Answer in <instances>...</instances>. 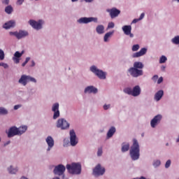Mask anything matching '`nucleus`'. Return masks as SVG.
<instances>
[{
	"label": "nucleus",
	"mask_w": 179,
	"mask_h": 179,
	"mask_svg": "<svg viewBox=\"0 0 179 179\" xmlns=\"http://www.w3.org/2000/svg\"><path fill=\"white\" fill-rule=\"evenodd\" d=\"M121 152L122 153H126L129 150V156L133 160V162H136V160H139V157H141V146L139 145V142L136 138L133 139V144L131 145L128 142H123L121 144ZM130 148V149H129Z\"/></svg>",
	"instance_id": "f257e3e1"
},
{
	"label": "nucleus",
	"mask_w": 179,
	"mask_h": 179,
	"mask_svg": "<svg viewBox=\"0 0 179 179\" xmlns=\"http://www.w3.org/2000/svg\"><path fill=\"white\" fill-rule=\"evenodd\" d=\"M143 63L141 62H136L133 64V67H130L127 69V73L132 78H139L141 76H143Z\"/></svg>",
	"instance_id": "f03ea898"
},
{
	"label": "nucleus",
	"mask_w": 179,
	"mask_h": 179,
	"mask_svg": "<svg viewBox=\"0 0 179 179\" xmlns=\"http://www.w3.org/2000/svg\"><path fill=\"white\" fill-rule=\"evenodd\" d=\"M66 169L71 176H80L82 174V164L80 162H73L67 164Z\"/></svg>",
	"instance_id": "7ed1b4c3"
},
{
	"label": "nucleus",
	"mask_w": 179,
	"mask_h": 179,
	"mask_svg": "<svg viewBox=\"0 0 179 179\" xmlns=\"http://www.w3.org/2000/svg\"><path fill=\"white\" fill-rule=\"evenodd\" d=\"M90 71L100 80H106L107 79V72L99 69L96 65H92Z\"/></svg>",
	"instance_id": "20e7f679"
},
{
	"label": "nucleus",
	"mask_w": 179,
	"mask_h": 179,
	"mask_svg": "<svg viewBox=\"0 0 179 179\" xmlns=\"http://www.w3.org/2000/svg\"><path fill=\"white\" fill-rule=\"evenodd\" d=\"M65 171H66V166L62 164L53 166L52 173L55 176L65 177Z\"/></svg>",
	"instance_id": "39448f33"
},
{
	"label": "nucleus",
	"mask_w": 179,
	"mask_h": 179,
	"mask_svg": "<svg viewBox=\"0 0 179 179\" xmlns=\"http://www.w3.org/2000/svg\"><path fill=\"white\" fill-rule=\"evenodd\" d=\"M28 23L34 30L38 31L42 30L43 27H44L45 21L43 19L38 20L37 21L35 20H29Z\"/></svg>",
	"instance_id": "423d86ee"
},
{
	"label": "nucleus",
	"mask_w": 179,
	"mask_h": 179,
	"mask_svg": "<svg viewBox=\"0 0 179 179\" xmlns=\"http://www.w3.org/2000/svg\"><path fill=\"white\" fill-rule=\"evenodd\" d=\"M29 82L37 83V80L35 78L26 74L22 75L20 78L18 80V83L22 86H27V83H29Z\"/></svg>",
	"instance_id": "0eeeda50"
},
{
	"label": "nucleus",
	"mask_w": 179,
	"mask_h": 179,
	"mask_svg": "<svg viewBox=\"0 0 179 179\" xmlns=\"http://www.w3.org/2000/svg\"><path fill=\"white\" fill-rule=\"evenodd\" d=\"M106 173V168L101 166V164H98L92 170V176L95 178H99V177H102Z\"/></svg>",
	"instance_id": "6e6552de"
},
{
	"label": "nucleus",
	"mask_w": 179,
	"mask_h": 179,
	"mask_svg": "<svg viewBox=\"0 0 179 179\" xmlns=\"http://www.w3.org/2000/svg\"><path fill=\"white\" fill-rule=\"evenodd\" d=\"M99 23V18L96 17H82L77 20L78 24H89V23Z\"/></svg>",
	"instance_id": "1a4fd4ad"
},
{
	"label": "nucleus",
	"mask_w": 179,
	"mask_h": 179,
	"mask_svg": "<svg viewBox=\"0 0 179 179\" xmlns=\"http://www.w3.org/2000/svg\"><path fill=\"white\" fill-rule=\"evenodd\" d=\"M56 127L57 128H59L62 131H65L66 129H69V127L71 124L65 118H59L56 122Z\"/></svg>",
	"instance_id": "9d476101"
},
{
	"label": "nucleus",
	"mask_w": 179,
	"mask_h": 179,
	"mask_svg": "<svg viewBox=\"0 0 179 179\" xmlns=\"http://www.w3.org/2000/svg\"><path fill=\"white\" fill-rule=\"evenodd\" d=\"M52 111L53 113L52 118L53 120H57L59 118L61 115V113L59 112V103L56 102L52 105Z\"/></svg>",
	"instance_id": "9b49d317"
},
{
	"label": "nucleus",
	"mask_w": 179,
	"mask_h": 179,
	"mask_svg": "<svg viewBox=\"0 0 179 179\" xmlns=\"http://www.w3.org/2000/svg\"><path fill=\"white\" fill-rule=\"evenodd\" d=\"M162 120H163V115L158 114L156 115L151 120H150V127L151 128H156V127L162 122Z\"/></svg>",
	"instance_id": "f8f14e48"
},
{
	"label": "nucleus",
	"mask_w": 179,
	"mask_h": 179,
	"mask_svg": "<svg viewBox=\"0 0 179 179\" xmlns=\"http://www.w3.org/2000/svg\"><path fill=\"white\" fill-rule=\"evenodd\" d=\"M99 93V89L94 85H88L84 89L85 94H97Z\"/></svg>",
	"instance_id": "ddd939ff"
},
{
	"label": "nucleus",
	"mask_w": 179,
	"mask_h": 179,
	"mask_svg": "<svg viewBox=\"0 0 179 179\" xmlns=\"http://www.w3.org/2000/svg\"><path fill=\"white\" fill-rule=\"evenodd\" d=\"M70 135V144L71 146H76L78 143V137L76 136V133L75 132V130L71 129L69 131Z\"/></svg>",
	"instance_id": "4468645a"
},
{
	"label": "nucleus",
	"mask_w": 179,
	"mask_h": 179,
	"mask_svg": "<svg viewBox=\"0 0 179 179\" xmlns=\"http://www.w3.org/2000/svg\"><path fill=\"white\" fill-rule=\"evenodd\" d=\"M6 134L8 138H13V136H18L17 134V127L15 126H13L8 129V130H6Z\"/></svg>",
	"instance_id": "2eb2a0df"
},
{
	"label": "nucleus",
	"mask_w": 179,
	"mask_h": 179,
	"mask_svg": "<svg viewBox=\"0 0 179 179\" xmlns=\"http://www.w3.org/2000/svg\"><path fill=\"white\" fill-rule=\"evenodd\" d=\"M122 30L125 34V36H129L130 38H134V35L131 33L132 31V26L131 25H124L122 27Z\"/></svg>",
	"instance_id": "dca6fc26"
},
{
	"label": "nucleus",
	"mask_w": 179,
	"mask_h": 179,
	"mask_svg": "<svg viewBox=\"0 0 179 179\" xmlns=\"http://www.w3.org/2000/svg\"><path fill=\"white\" fill-rule=\"evenodd\" d=\"M107 12L109 13L111 19H114L115 17H118L120 13H121V10L117 9L116 8H113L111 9L107 10Z\"/></svg>",
	"instance_id": "f3484780"
},
{
	"label": "nucleus",
	"mask_w": 179,
	"mask_h": 179,
	"mask_svg": "<svg viewBox=\"0 0 179 179\" xmlns=\"http://www.w3.org/2000/svg\"><path fill=\"white\" fill-rule=\"evenodd\" d=\"M24 54V50H22V52L16 51L14 53V55L13 57V61H14L15 64H19L20 62V58H22V56Z\"/></svg>",
	"instance_id": "a211bd4d"
},
{
	"label": "nucleus",
	"mask_w": 179,
	"mask_h": 179,
	"mask_svg": "<svg viewBox=\"0 0 179 179\" xmlns=\"http://www.w3.org/2000/svg\"><path fill=\"white\" fill-rule=\"evenodd\" d=\"M148 52V48H143L139 52H135L132 55V58H139V57H143Z\"/></svg>",
	"instance_id": "6ab92c4d"
},
{
	"label": "nucleus",
	"mask_w": 179,
	"mask_h": 179,
	"mask_svg": "<svg viewBox=\"0 0 179 179\" xmlns=\"http://www.w3.org/2000/svg\"><path fill=\"white\" fill-rule=\"evenodd\" d=\"M7 171L8 174L16 176V174H17V172L19 171V167H15L13 165H10L9 166L7 167Z\"/></svg>",
	"instance_id": "aec40b11"
},
{
	"label": "nucleus",
	"mask_w": 179,
	"mask_h": 179,
	"mask_svg": "<svg viewBox=\"0 0 179 179\" xmlns=\"http://www.w3.org/2000/svg\"><path fill=\"white\" fill-rule=\"evenodd\" d=\"M141 93H142V90L141 89V86L136 85L132 89V96L133 97H138L141 96Z\"/></svg>",
	"instance_id": "412c9836"
},
{
	"label": "nucleus",
	"mask_w": 179,
	"mask_h": 179,
	"mask_svg": "<svg viewBox=\"0 0 179 179\" xmlns=\"http://www.w3.org/2000/svg\"><path fill=\"white\" fill-rule=\"evenodd\" d=\"M29 36V31L26 30H20L17 34V40H22V38H26V37Z\"/></svg>",
	"instance_id": "4be33fe9"
},
{
	"label": "nucleus",
	"mask_w": 179,
	"mask_h": 179,
	"mask_svg": "<svg viewBox=\"0 0 179 179\" xmlns=\"http://www.w3.org/2000/svg\"><path fill=\"white\" fill-rule=\"evenodd\" d=\"M163 96H164V91H163V90L157 91L154 95L155 101H160Z\"/></svg>",
	"instance_id": "5701e85b"
},
{
	"label": "nucleus",
	"mask_w": 179,
	"mask_h": 179,
	"mask_svg": "<svg viewBox=\"0 0 179 179\" xmlns=\"http://www.w3.org/2000/svg\"><path fill=\"white\" fill-rule=\"evenodd\" d=\"M115 132H117V129L115 128V127H110L106 134V139H111V137L114 136V134H115Z\"/></svg>",
	"instance_id": "b1692460"
},
{
	"label": "nucleus",
	"mask_w": 179,
	"mask_h": 179,
	"mask_svg": "<svg viewBox=\"0 0 179 179\" xmlns=\"http://www.w3.org/2000/svg\"><path fill=\"white\" fill-rule=\"evenodd\" d=\"M15 26H16V22L15 20H10L3 25V28L6 29V30H9V29H12Z\"/></svg>",
	"instance_id": "393cba45"
},
{
	"label": "nucleus",
	"mask_w": 179,
	"mask_h": 179,
	"mask_svg": "<svg viewBox=\"0 0 179 179\" xmlns=\"http://www.w3.org/2000/svg\"><path fill=\"white\" fill-rule=\"evenodd\" d=\"M27 131V125H22L20 127H17V132L18 134V136H20L23 135Z\"/></svg>",
	"instance_id": "a878e982"
},
{
	"label": "nucleus",
	"mask_w": 179,
	"mask_h": 179,
	"mask_svg": "<svg viewBox=\"0 0 179 179\" xmlns=\"http://www.w3.org/2000/svg\"><path fill=\"white\" fill-rule=\"evenodd\" d=\"M45 141L47 145L49 146H55V141H54V138H52V136H48Z\"/></svg>",
	"instance_id": "bb28decb"
},
{
	"label": "nucleus",
	"mask_w": 179,
	"mask_h": 179,
	"mask_svg": "<svg viewBox=\"0 0 179 179\" xmlns=\"http://www.w3.org/2000/svg\"><path fill=\"white\" fill-rule=\"evenodd\" d=\"M96 32L97 34H104V25L99 24L96 27Z\"/></svg>",
	"instance_id": "cd10ccee"
},
{
	"label": "nucleus",
	"mask_w": 179,
	"mask_h": 179,
	"mask_svg": "<svg viewBox=\"0 0 179 179\" xmlns=\"http://www.w3.org/2000/svg\"><path fill=\"white\" fill-rule=\"evenodd\" d=\"M113 34H114V31L107 32L103 36L104 43H108V38H111V37H113Z\"/></svg>",
	"instance_id": "c85d7f7f"
},
{
	"label": "nucleus",
	"mask_w": 179,
	"mask_h": 179,
	"mask_svg": "<svg viewBox=\"0 0 179 179\" xmlns=\"http://www.w3.org/2000/svg\"><path fill=\"white\" fill-rule=\"evenodd\" d=\"M8 114H9L8 108L3 106H0V115H8Z\"/></svg>",
	"instance_id": "c756f323"
},
{
	"label": "nucleus",
	"mask_w": 179,
	"mask_h": 179,
	"mask_svg": "<svg viewBox=\"0 0 179 179\" xmlns=\"http://www.w3.org/2000/svg\"><path fill=\"white\" fill-rule=\"evenodd\" d=\"M162 165V161L160 159H154L152 162V166L154 169H157V167H160Z\"/></svg>",
	"instance_id": "7c9ffc66"
},
{
	"label": "nucleus",
	"mask_w": 179,
	"mask_h": 179,
	"mask_svg": "<svg viewBox=\"0 0 179 179\" xmlns=\"http://www.w3.org/2000/svg\"><path fill=\"white\" fill-rule=\"evenodd\" d=\"M4 12H6L7 15H10L13 12V7H12L10 5L6 6Z\"/></svg>",
	"instance_id": "2f4dec72"
},
{
	"label": "nucleus",
	"mask_w": 179,
	"mask_h": 179,
	"mask_svg": "<svg viewBox=\"0 0 179 179\" xmlns=\"http://www.w3.org/2000/svg\"><path fill=\"white\" fill-rule=\"evenodd\" d=\"M171 43L175 45H179V35L174 36L171 40Z\"/></svg>",
	"instance_id": "473e14b6"
},
{
	"label": "nucleus",
	"mask_w": 179,
	"mask_h": 179,
	"mask_svg": "<svg viewBox=\"0 0 179 179\" xmlns=\"http://www.w3.org/2000/svg\"><path fill=\"white\" fill-rule=\"evenodd\" d=\"M124 93L126 94H129V96H132V88L126 87L123 90Z\"/></svg>",
	"instance_id": "72a5a7b5"
},
{
	"label": "nucleus",
	"mask_w": 179,
	"mask_h": 179,
	"mask_svg": "<svg viewBox=\"0 0 179 179\" xmlns=\"http://www.w3.org/2000/svg\"><path fill=\"white\" fill-rule=\"evenodd\" d=\"M140 48H141V46L139 45V44H136L132 46L131 51H133V52H135L138 51Z\"/></svg>",
	"instance_id": "f704fd0d"
},
{
	"label": "nucleus",
	"mask_w": 179,
	"mask_h": 179,
	"mask_svg": "<svg viewBox=\"0 0 179 179\" xmlns=\"http://www.w3.org/2000/svg\"><path fill=\"white\" fill-rule=\"evenodd\" d=\"M167 62V57L164 55H162L159 58V64H165Z\"/></svg>",
	"instance_id": "c9c22d12"
},
{
	"label": "nucleus",
	"mask_w": 179,
	"mask_h": 179,
	"mask_svg": "<svg viewBox=\"0 0 179 179\" xmlns=\"http://www.w3.org/2000/svg\"><path fill=\"white\" fill-rule=\"evenodd\" d=\"M5 59V52L2 49H0V61Z\"/></svg>",
	"instance_id": "e433bc0d"
},
{
	"label": "nucleus",
	"mask_w": 179,
	"mask_h": 179,
	"mask_svg": "<svg viewBox=\"0 0 179 179\" xmlns=\"http://www.w3.org/2000/svg\"><path fill=\"white\" fill-rule=\"evenodd\" d=\"M110 108H111V104L110 103H105L103 104V109L105 110V111H107V110H110Z\"/></svg>",
	"instance_id": "4c0bfd02"
},
{
	"label": "nucleus",
	"mask_w": 179,
	"mask_h": 179,
	"mask_svg": "<svg viewBox=\"0 0 179 179\" xmlns=\"http://www.w3.org/2000/svg\"><path fill=\"white\" fill-rule=\"evenodd\" d=\"M115 27V24L114 22H111L108 24L107 30H109V29H114Z\"/></svg>",
	"instance_id": "58836bf2"
},
{
	"label": "nucleus",
	"mask_w": 179,
	"mask_h": 179,
	"mask_svg": "<svg viewBox=\"0 0 179 179\" xmlns=\"http://www.w3.org/2000/svg\"><path fill=\"white\" fill-rule=\"evenodd\" d=\"M170 166H171V160L168 159L166 163H165V169H169L170 168Z\"/></svg>",
	"instance_id": "ea45409f"
},
{
	"label": "nucleus",
	"mask_w": 179,
	"mask_h": 179,
	"mask_svg": "<svg viewBox=\"0 0 179 179\" xmlns=\"http://www.w3.org/2000/svg\"><path fill=\"white\" fill-rule=\"evenodd\" d=\"M0 66H3V68H4V69H8L9 68V65H8V64L3 63V62L0 63Z\"/></svg>",
	"instance_id": "a19ab883"
},
{
	"label": "nucleus",
	"mask_w": 179,
	"mask_h": 179,
	"mask_svg": "<svg viewBox=\"0 0 179 179\" xmlns=\"http://www.w3.org/2000/svg\"><path fill=\"white\" fill-rule=\"evenodd\" d=\"M103 155V148H99L97 150V156L98 157H101Z\"/></svg>",
	"instance_id": "79ce46f5"
},
{
	"label": "nucleus",
	"mask_w": 179,
	"mask_h": 179,
	"mask_svg": "<svg viewBox=\"0 0 179 179\" xmlns=\"http://www.w3.org/2000/svg\"><path fill=\"white\" fill-rule=\"evenodd\" d=\"M24 2V0H17L16 5L18 6H20L23 5V3Z\"/></svg>",
	"instance_id": "37998d69"
},
{
	"label": "nucleus",
	"mask_w": 179,
	"mask_h": 179,
	"mask_svg": "<svg viewBox=\"0 0 179 179\" xmlns=\"http://www.w3.org/2000/svg\"><path fill=\"white\" fill-rule=\"evenodd\" d=\"M10 36H15V37H16V38H17V31H10L9 32Z\"/></svg>",
	"instance_id": "c03bdc74"
},
{
	"label": "nucleus",
	"mask_w": 179,
	"mask_h": 179,
	"mask_svg": "<svg viewBox=\"0 0 179 179\" xmlns=\"http://www.w3.org/2000/svg\"><path fill=\"white\" fill-rule=\"evenodd\" d=\"M30 61V57H26L24 62L22 63V66H26L27 62Z\"/></svg>",
	"instance_id": "a18cd8bd"
},
{
	"label": "nucleus",
	"mask_w": 179,
	"mask_h": 179,
	"mask_svg": "<svg viewBox=\"0 0 179 179\" xmlns=\"http://www.w3.org/2000/svg\"><path fill=\"white\" fill-rule=\"evenodd\" d=\"M157 79H159V76L157 75H155L152 78V80L155 82V83H156V82H157Z\"/></svg>",
	"instance_id": "49530a36"
},
{
	"label": "nucleus",
	"mask_w": 179,
	"mask_h": 179,
	"mask_svg": "<svg viewBox=\"0 0 179 179\" xmlns=\"http://www.w3.org/2000/svg\"><path fill=\"white\" fill-rule=\"evenodd\" d=\"M9 2H10V0H2L1 1V3H3V5H9Z\"/></svg>",
	"instance_id": "de8ad7c7"
},
{
	"label": "nucleus",
	"mask_w": 179,
	"mask_h": 179,
	"mask_svg": "<svg viewBox=\"0 0 179 179\" xmlns=\"http://www.w3.org/2000/svg\"><path fill=\"white\" fill-rule=\"evenodd\" d=\"M54 148V145H48V148H46V152L48 153L49 152H51V150Z\"/></svg>",
	"instance_id": "09e8293b"
},
{
	"label": "nucleus",
	"mask_w": 179,
	"mask_h": 179,
	"mask_svg": "<svg viewBox=\"0 0 179 179\" xmlns=\"http://www.w3.org/2000/svg\"><path fill=\"white\" fill-rule=\"evenodd\" d=\"M19 108H22V105L21 104L15 105L13 107V109L15 110H19Z\"/></svg>",
	"instance_id": "8fccbe9b"
},
{
	"label": "nucleus",
	"mask_w": 179,
	"mask_h": 179,
	"mask_svg": "<svg viewBox=\"0 0 179 179\" xmlns=\"http://www.w3.org/2000/svg\"><path fill=\"white\" fill-rule=\"evenodd\" d=\"M163 82V77H160L157 81V85H160V83H162Z\"/></svg>",
	"instance_id": "3c124183"
},
{
	"label": "nucleus",
	"mask_w": 179,
	"mask_h": 179,
	"mask_svg": "<svg viewBox=\"0 0 179 179\" xmlns=\"http://www.w3.org/2000/svg\"><path fill=\"white\" fill-rule=\"evenodd\" d=\"M144 17H145V13H143L141 14V15H140L138 20H140V21H141V20H143V19Z\"/></svg>",
	"instance_id": "603ef678"
},
{
	"label": "nucleus",
	"mask_w": 179,
	"mask_h": 179,
	"mask_svg": "<svg viewBox=\"0 0 179 179\" xmlns=\"http://www.w3.org/2000/svg\"><path fill=\"white\" fill-rule=\"evenodd\" d=\"M138 22H140L139 18H136V19L133 20L131 23L135 24V23H138Z\"/></svg>",
	"instance_id": "864d4df0"
},
{
	"label": "nucleus",
	"mask_w": 179,
	"mask_h": 179,
	"mask_svg": "<svg viewBox=\"0 0 179 179\" xmlns=\"http://www.w3.org/2000/svg\"><path fill=\"white\" fill-rule=\"evenodd\" d=\"M31 67L33 68L34 66H36V62H34V60H31Z\"/></svg>",
	"instance_id": "5fc2aeb1"
},
{
	"label": "nucleus",
	"mask_w": 179,
	"mask_h": 179,
	"mask_svg": "<svg viewBox=\"0 0 179 179\" xmlns=\"http://www.w3.org/2000/svg\"><path fill=\"white\" fill-rule=\"evenodd\" d=\"M8 145H10V141H8L4 143V146H8Z\"/></svg>",
	"instance_id": "6e6d98bb"
},
{
	"label": "nucleus",
	"mask_w": 179,
	"mask_h": 179,
	"mask_svg": "<svg viewBox=\"0 0 179 179\" xmlns=\"http://www.w3.org/2000/svg\"><path fill=\"white\" fill-rule=\"evenodd\" d=\"M85 2H87V3H92V2H93V1L94 0H84Z\"/></svg>",
	"instance_id": "4d7b16f0"
},
{
	"label": "nucleus",
	"mask_w": 179,
	"mask_h": 179,
	"mask_svg": "<svg viewBox=\"0 0 179 179\" xmlns=\"http://www.w3.org/2000/svg\"><path fill=\"white\" fill-rule=\"evenodd\" d=\"M161 69L164 72L166 71V66H162Z\"/></svg>",
	"instance_id": "13d9d810"
},
{
	"label": "nucleus",
	"mask_w": 179,
	"mask_h": 179,
	"mask_svg": "<svg viewBox=\"0 0 179 179\" xmlns=\"http://www.w3.org/2000/svg\"><path fill=\"white\" fill-rule=\"evenodd\" d=\"M52 179H61V178H59L58 176H55V177H54V178H52Z\"/></svg>",
	"instance_id": "bf43d9fd"
},
{
	"label": "nucleus",
	"mask_w": 179,
	"mask_h": 179,
	"mask_svg": "<svg viewBox=\"0 0 179 179\" xmlns=\"http://www.w3.org/2000/svg\"><path fill=\"white\" fill-rule=\"evenodd\" d=\"M173 2H177L178 3H179V0H172Z\"/></svg>",
	"instance_id": "052dcab7"
},
{
	"label": "nucleus",
	"mask_w": 179,
	"mask_h": 179,
	"mask_svg": "<svg viewBox=\"0 0 179 179\" xmlns=\"http://www.w3.org/2000/svg\"><path fill=\"white\" fill-rule=\"evenodd\" d=\"M71 2H78V1H79V0H71Z\"/></svg>",
	"instance_id": "680f3d73"
},
{
	"label": "nucleus",
	"mask_w": 179,
	"mask_h": 179,
	"mask_svg": "<svg viewBox=\"0 0 179 179\" xmlns=\"http://www.w3.org/2000/svg\"><path fill=\"white\" fill-rule=\"evenodd\" d=\"M165 145L166 146H170V144L169 143H166Z\"/></svg>",
	"instance_id": "e2e57ef3"
},
{
	"label": "nucleus",
	"mask_w": 179,
	"mask_h": 179,
	"mask_svg": "<svg viewBox=\"0 0 179 179\" xmlns=\"http://www.w3.org/2000/svg\"><path fill=\"white\" fill-rule=\"evenodd\" d=\"M2 141V138L0 137V142Z\"/></svg>",
	"instance_id": "0e129e2a"
},
{
	"label": "nucleus",
	"mask_w": 179,
	"mask_h": 179,
	"mask_svg": "<svg viewBox=\"0 0 179 179\" xmlns=\"http://www.w3.org/2000/svg\"><path fill=\"white\" fill-rule=\"evenodd\" d=\"M178 179H179V178H178Z\"/></svg>",
	"instance_id": "69168bd1"
}]
</instances>
